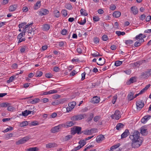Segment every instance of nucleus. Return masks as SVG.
<instances>
[{
  "label": "nucleus",
  "instance_id": "f257e3e1",
  "mask_svg": "<svg viewBox=\"0 0 151 151\" xmlns=\"http://www.w3.org/2000/svg\"><path fill=\"white\" fill-rule=\"evenodd\" d=\"M140 133L138 131H134L133 133H131L129 137L132 140L131 145L132 147L136 148L139 147L142 143V141L141 139Z\"/></svg>",
  "mask_w": 151,
  "mask_h": 151
},
{
  "label": "nucleus",
  "instance_id": "f03ea898",
  "mask_svg": "<svg viewBox=\"0 0 151 151\" xmlns=\"http://www.w3.org/2000/svg\"><path fill=\"white\" fill-rule=\"evenodd\" d=\"M85 114H80L78 115H74L70 118V119L73 121H76L81 120L84 118L86 116Z\"/></svg>",
  "mask_w": 151,
  "mask_h": 151
},
{
  "label": "nucleus",
  "instance_id": "7ed1b4c3",
  "mask_svg": "<svg viewBox=\"0 0 151 151\" xmlns=\"http://www.w3.org/2000/svg\"><path fill=\"white\" fill-rule=\"evenodd\" d=\"M63 126H64V124H60L57 126L52 127L50 131L52 133L58 132L60 131V129L63 127Z\"/></svg>",
  "mask_w": 151,
  "mask_h": 151
},
{
  "label": "nucleus",
  "instance_id": "20e7f679",
  "mask_svg": "<svg viewBox=\"0 0 151 151\" xmlns=\"http://www.w3.org/2000/svg\"><path fill=\"white\" fill-rule=\"evenodd\" d=\"M136 103L137 109L139 110L144 106L145 105L143 101L140 99L137 101Z\"/></svg>",
  "mask_w": 151,
  "mask_h": 151
},
{
  "label": "nucleus",
  "instance_id": "39448f33",
  "mask_svg": "<svg viewBox=\"0 0 151 151\" xmlns=\"http://www.w3.org/2000/svg\"><path fill=\"white\" fill-rule=\"evenodd\" d=\"M76 104V103L75 101H73L72 102L69 103L68 104V107L66 108L67 111L69 112L73 109L74 107L75 106Z\"/></svg>",
  "mask_w": 151,
  "mask_h": 151
},
{
  "label": "nucleus",
  "instance_id": "423d86ee",
  "mask_svg": "<svg viewBox=\"0 0 151 151\" xmlns=\"http://www.w3.org/2000/svg\"><path fill=\"white\" fill-rule=\"evenodd\" d=\"M120 112L118 110H116L115 113L114 114L111 116V117L112 119H115L116 120H118L121 117L120 114Z\"/></svg>",
  "mask_w": 151,
  "mask_h": 151
},
{
  "label": "nucleus",
  "instance_id": "0eeeda50",
  "mask_svg": "<svg viewBox=\"0 0 151 151\" xmlns=\"http://www.w3.org/2000/svg\"><path fill=\"white\" fill-rule=\"evenodd\" d=\"M29 139V137L28 136H26L24 137L19 140L18 141L16 142V144L17 145H19L20 144H23L27 140Z\"/></svg>",
  "mask_w": 151,
  "mask_h": 151
},
{
  "label": "nucleus",
  "instance_id": "6e6552de",
  "mask_svg": "<svg viewBox=\"0 0 151 151\" xmlns=\"http://www.w3.org/2000/svg\"><path fill=\"white\" fill-rule=\"evenodd\" d=\"M151 118V116L150 115L145 116L141 119V122L143 124L145 123Z\"/></svg>",
  "mask_w": 151,
  "mask_h": 151
},
{
  "label": "nucleus",
  "instance_id": "1a4fd4ad",
  "mask_svg": "<svg viewBox=\"0 0 151 151\" xmlns=\"http://www.w3.org/2000/svg\"><path fill=\"white\" fill-rule=\"evenodd\" d=\"M39 12L40 15L43 16L49 13V11L47 9H41Z\"/></svg>",
  "mask_w": 151,
  "mask_h": 151
},
{
  "label": "nucleus",
  "instance_id": "9d476101",
  "mask_svg": "<svg viewBox=\"0 0 151 151\" xmlns=\"http://www.w3.org/2000/svg\"><path fill=\"white\" fill-rule=\"evenodd\" d=\"M57 145L55 142L49 143L46 145V147L47 148H51L57 147Z\"/></svg>",
  "mask_w": 151,
  "mask_h": 151
},
{
  "label": "nucleus",
  "instance_id": "9b49d317",
  "mask_svg": "<svg viewBox=\"0 0 151 151\" xmlns=\"http://www.w3.org/2000/svg\"><path fill=\"white\" fill-rule=\"evenodd\" d=\"M35 30L36 29L34 27L33 28H32V27L30 28V27H29V29L27 31V32L29 34V35H30L29 34L32 35V36L34 35L35 34Z\"/></svg>",
  "mask_w": 151,
  "mask_h": 151
},
{
  "label": "nucleus",
  "instance_id": "f8f14e48",
  "mask_svg": "<svg viewBox=\"0 0 151 151\" xmlns=\"http://www.w3.org/2000/svg\"><path fill=\"white\" fill-rule=\"evenodd\" d=\"M105 138L103 135L100 134L97 137L96 140L98 143H99L101 141L104 140Z\"/></svg>",
  "mask_w": 151,
  "mask_h": 151
},
{
  "label": "nucleus",
  "instance_id": "ddd939ff",
  "mask_svg": "<svg viewBox=\"0 0 151 151\" xmlns=\"http://www.w3.org/2000/svg\"><path fill=\"white\" fill-rule=\"evenodd\" d=\"M129 134V132L128 129H126L124 132L121 135V139L126 138Z\"/></svg>",
  "mask_w": 151,
  "mask_h": 151
},
{
  "label": "nucleus",
  "instance_id": "4468645a",
  "mask_svg": "<svg viewBox=\"0 0 151 151\" xmlns=\"http://www.w3.org/2000/svg\"><path fill=\"white\" fill-rule=\"evenodd\" d=\"M131 12L134 15H136L138 13V9L135 6H133L131 8Z\"/></svg>",
  "mask_w": 151,
  "mask_h": 151
},
{
  "label": "nucleus",
  "instance_id": "2eb2a0df",
  "mask_svg": "<svg viewBox=\"0 0 151 151\" xmlns=\"http://www.w3.org/2000/svg\"><path fill=\"white\" fill-rule=\"evenodd\" d=\"M75 124V123H74L73 121L67 122H66L65 124H64V126H63V127H66V128L71 127Z\"/></svg>",
  "mask_w": 151,
  "mask_h": 151
},
{
  "label": "nucleus",
  "instance_id": "dca6fc26",
  "mask_svg": "<svg viewBox=\"0 0 151 151\" xmlns=\"http://www.w3.org/2000/svg\"><path fill=\"white\" fill-rule=\"evenodd\" d=\"M58 92V91L56 90H50L49 91H46L43 93L42 95H46L51 94L52 93H56Z\"/></svg>",
  "mask_w": 151,
  "mask_h": 151
},
{
  "label": "nucleus",
  "instance_id": "f3484780",
  "mask_svg": "<svg viewBox=\"0 0 151 151\" xmlns=\"http://www.w3.org/2000/svg\"><path fill=\"white\" fill-rule=\"evenodd\" d=\"M136 78L135 77H132L130 78L129 81H128L126 83L127 85H129L132 83L136 82Z\"/></svg>",
  "mask_w": 151,
  "mask_h": 151
},
{
  "label": "nucleus",
  "instance_id": "a211bd4d",
  "mask_svg": "<svg viewBox=\"0 0 151 151\" xmlns=\"http://www.w3.org/2000/svg\"><path fill=\"white\" fill-rule=\"evenodd\" d=\"M99 97L97 96H94L93 98L92 102L94 104L98 103L99 102Z\"/></svg>",
  "mask_w": 151,
  "mask_h": 151
},
{
  "label": "nucleus",
  "instance_id": "6ab92c4d",
  "mask_svg": "<svg viewBox=\"0 0 151 151\" xmlns=\"http://www.w3.org/2000/svg\"><path fill=\"white\" fill-rule=\"evenodd\" d=\"M134 93L133 92H130L129 93L127 96L128 100L129 101L133 100L134 99Z\"/></svg>",
  "mask_w": 151,
  "mask_h": 151
},
{
  "label": "nucleus",
  "instance_id": "aec40b11",
  "mask_svg": "<svg viewBox=\"0 0 151 151\" xmlns=\"http://www.w3.org/2000/svg\"><path fill=\"white\" fill-rule=\"evenodd\" d=\"M124 125L122 123H118L117 124L116 128L117 130H119L124 127Z\"/></svg>",
  "mask_w": 151,
  "mask_h": 151
},
{
  "label": "nucleus",
  "instance_id": "412c9836",
  "mask_svg": "<svg viewBox=\"0 0 151 151\" xmlns=\"http://www.w3.org/2000/svg\"><path fill=\"white\" fill-rule=\"evenodd\" d=\"M150 84H149L148 85H146L144 88H143L140 91V94H141L144 93L148 89V88L150 87Z\"/></svg>",
  "mask_w": 151,
  "mask_h": 151
},
{
  "label": "nucleus",
  "instance_id": "4be33fe9",
  "mask_svg": "<svg viewBox=\"0 0 151 151\" xmlns=\"http://www.w3.org/2000/svg\"><path fill=\"white\" fill-rule=\"evenodd\" d=\"M10 104L8 102H3L0 104V106L2 107H8L10 105Z\"/></svg>",
  "mask_w": 151,
  "mask_h": 151
},
{
  "label": "nucleus",
  "instance_id": "5701e85b",
  "mask_svg": "<svg viewBox=\"0 0 151 151\" xmlns=\"http://www.w3.org/2000/svg\"><path fill=\"white\" fill-rule=\"evenodd\" d=\"M121 15V13L119 11H115L113 14V16L115 18L119 17Z\"/></svg>",
  "mask_w": 151,
  "mask_h": 151
},
{
  "label": "nucleus",
  "instance_id": "b1692460",
  "mask_svg": "<svg viewBox=\"0 0 151 151\" xmlns=\"http://www.w3.org/2000/svg\"><path fill=\"white\" fill-rule=\"evenodd\" d=\"M75 130L76 133L78 134H81L82 132H81V127L78 126H75Z\"/></svg>",
  "mask_w": 151,
  "mask_h": 151
},
{
  "label": "nucleus",
  "instance_id": "393cba45",
  "mask_svg": "<svg viewBox=\"0 0 151 151\" xmlns=\"http://www.w3.org/2000/svg\"><path fill=\"white\" fill-rule=\"evenodd\" d=\"M50 28V25L47 24H44L43 25V29L44 30L47 31Z\"/></svg>",
  "mask_w": 151,
  "mask_h": 151
},
{
  "label": "nucleus",
  "instance_id": "a878e982",
  "mask_svg": "<svg viewBox=\"0 0 151 151\" xmlns=\"http://www.w3.org/2000/svg\"><path fill=\"white\" fill-rule=\"evenodd\" d=\"M91 130L90 129H86L82 132V133L87 135H90L91 134Z\"/></svg>",
  "mask_w": 151,
  "mask_h": 151
},
{
  "label": "nucleus",
  "instance_id": "bb28decb",
  "mask_svg": "<svg viewBox=\"0 0 151 151\" xmlns=\"http://www.w3.org/2000/svg\"><path fill=\"white\" fill-rule=\"evenodd\" d=\"M17 5H13L9 7V11L13 12L16 9L17 7Z\"/></svg>",
  "mask_w": 151,
  "mask_h": 151
},
{
  "label": "nucleus",
  "instance_id": "cd10ccee",
  "mask_svg": "<svg viewBox=\"0 0 151 151\" xmlns=\"http://www.w3.org/2000/svg\"><path fill=\"white\" fill-rule=\"evenodd\" d=\"M72 137V135L70 134L65 137L63 138V140L65 141H67L70 139Z\"/></svg>",
  "mask_w": 151,
  "mask_h": 151
},
{
  "label": "nucleus",
  "instance_id": "c85d7f7f",
  "mask_svg": "<svg viewBox=\"0 0 151 151\" xmlns=\"http://www.w3.org/2000/svg\"><path fill=\"white\" fill-rule=\"evenodd\" d=\"M94 116V114L93 113H91L89 114V116L87 119L86 121L87 122H89L91 121Z\"/></svg>",
  "mask_w": 151,
  "mask_h": 151
},
{
  "label": "nucleus",
  "instance_id": "c756f323",
  "mask_svg": "<svg viewBox=\"0 0 151 151\" xmlns=\"http://www.w3.org/2000/svg\"><path fill=\"white\" fill-rule=\"evenodd\" d=\"M41 6V2L40 1H37L36 3L34 9H39Z\"/></svg>",
  "mask_w": 151,
  "mask_h": 151
},
{
  "label": "nucleus",
  "instance_id": "7c9ffc66",
  "mask_svg": "<svg viewBox=\"0 0 151 151\" xmlns=\"http://www.w3.org/2000/svg\"><path fill=\"white\" fill-rule=\"evenodd\" d=\"M28 124V122L27 121H23L20 123L19 126L20 127H24L27 125Z\"/></svg>",
  "mask_w": 151,
  "mask_h": 151
},
{
  "label": "nucleus",
  "instance_id": "2f4dec72",
  "mask_svg": "<svg viewBox=\"0 0 151 151\" xmlns=\"http://www.w3.org/2000/svg\"><path fill=\"white\" fill-rule=\"evenodd\" d=\"M140 62L139 61H137L136 62L134 63H133L132 64V65L133 67L134 68L136 67H139L140 65Z\"/></svg>",
  "mask_w": 151,
  "mask_h": 151
},
{
  "label": "nucleus",
  "instance_id": "473e14b6",
  "mask_svg": "<svg viewBox=\"0 0 151 151\" xmlns=\"http://www.w3.org/2000/svg\"><path fill=\"white\" fill-rule=\"evenodd\" d=\"M81 14L83 15L87 16L88 13L86 12V11L83 9H81L80 10Z\"/></svg>",
  "mask_w": 151,
  "mask_h": 151
},
{
  "label": "nucleus",
  "instance_id": "72a5a7b5",
  "mask_svg": "<svg viewBox=\"0 0 151 151\" xmlns=\"http://www.w3.org/2000/svg\"><path fill=\"white\" fill-rule=\"evenodd\" d=\"M79 145H81V148L83 147L86 144V142L84 140H80L78 142Z\"/></svg>",
  "mask_w": 151,
  "mask_h": 151
},
{
  "label": "nucleus",
  "instance_id": "f704fd0d",
  "mask_svg": "<svg viewBox=\"0 0 151 151\" xmlns=\"http://www.w3.org/2000/svg\"><path fill=\"white\" fill-rule=\"evenodd\" d=\"M38 150V148L37 147H35L28 149L27 151H37Z\"/></svg>",
  "mask_w": 151,
  "mask_h": 151
},
{
  "label": "nucleus",
  "instance_id": "c9c22d12",
  "mask_svg": "<svg viewBox=\"0 0 151 151\" xmlns=\"http://www.w3.org/2000/svg\"><path fill=\"white\" fill-rule=\"evenodd\" d=\"M55 16L56 17H59L60 15V13L58 10H55L54 12Z\"/></svg>",
  "mask_w": 151,
  "mask_h": 151
},
{
  "label": "nucleus",
  "instance_id": "e433bc0d",
  "mask_svg": "<svg viewBox=\"0 0 151 151\" xmlns=\"http://www.w3.org/2000/svg\"><path fill=\"white\" fill-rule=\"evenodd\" d=\"M40 100L39 98H35L33 100L30 102V103L32 104H36Z\"/></svg>",
  "mask_w": 151,
  "mask_h": 151
},
{
  "label": "nucleus",
  "instance_id": "4c0bfd02",
  "mask_svg": "<svg viewBox=\"0 0 151 151\" xmlns=\"http://www.w3.org/2000/svg\"><path fill=\"white\" fill-rule=\"evenodd\" d=\"M15 78V76H11L9 78V80L7 81L6 82L7 83H10L12 82Z\"/></svg>",
  "mask_w": 151,
  "mask_h": 151
},
{
  "label": "nucleus",
  "instance_id": "58836bf2",
  "mask_svg": "<svg viewBox=\"0 0 151 151\" xmlns=\"http://www.w3.org/2000/svg\"><path fill=\"white\" fill-rule=\"evenodd\" d=\"M122 61L119 60H117L115 62L114 65H115L116 66H118L122 64Z\"/></svg>",
  "mask_w": 151,
  "mask_h": 151
},
{
  "label": "nucleus",
  "instance_id": "ea45409f",
  "mask_svg": "<svg viewBox=\"0 0 151 151\" xmlns=\"http://www.w3.org/2000/svg\"><path fill=\"white\" fill-rule=\"evenodd\" d=\"M148 77L147 76V74L146 71H145V72H143L141 73V78H145Z\"/></svg>",
  "mask_w": 151,
  "mask_h": 151
},
{
  "label": "nucleus",
  "instance_id": "a19ab883",
  "mask_svg": "<svg viewBox=\"0 0 151 151\" xmlns=\"http://www.w3.org/2000/svg\"><path fill=\"white\" fill-rule=\"evenodd\" d=\"M27 24V23L26 22H24L23 23H21V24H19V29H21L23 27H24L25 26V25Z\"/></svg>",
  "mask_w": 151,
  "mask_h": 151
},
{
  "label": "nucleus",
  "instance_id": "79ce46f5",
  "mask_svg": "<svg viewBox=\"0 0 151 151\" xmlns=\"http://www.w3.org/2000/svg\"><path fill=\"white\" fill-rule=\"evenodd\" d=\"M120 146V144L118 143L117 144L111 147L110 148L111 150L116 149L119 147Z\"/></svg>",
  "mask_w": 151,
  "mask_h": 151
},
{
  "label": "nucleus",
  "instance_id": "37998d69",
  "mask_svg": "<svg viewBox=\"0 0 151 151\" xmlns=\"http://www.w3.org/2000/svg\"><path fill=\"white\" fill-rule=\"evenodd\" d=\"M133 41L132 40H126L125 42L126 45H130L133 43Z\"/></svg>",
  "mask_w": 151,
  "mask_h": 151
},
{
  "label": "nucleus",
  "instance_id": "c03bdc74",
  "mask_svg": "<svg viewBox=\"0 0 151 151\" xmlns=\"http://www.w3.org/2000/svg\"><path fill=\"white\" fill-rule=\"evenodd\" d=\"M42 71H37L36 73V76L37 77H40L42 76Z\"/></svg>",
  "mask_w": 151,
  "mask_h": 151
},
{
  "label": "nucleus",
  "instance_id": "a18cd8bd",
  "mask_svg": "<svg viewBox=\"0 0 151 151\" xmlns=\"http://www.w3.org/2000/svg\"><path fill=\"white\" fill-rule=\"evenodd\" d=\"M142 34L140 33L139 35H138L136 36L135 37V39L136 40H140V39L142 38Z\"/></svg>",
  "mask_w": 151,
  "mask_h": 151
},
{
  "label": "nucleus",
  "instance_id": "49530a36",
  "mask_svg": "<svg viewBox=\"0 0 151 151\" xmlns=\"http://www.w3.org/2000/svg\"><path fill=\"white\" fill-rule=\"evenodd\" d=\"M141 45V44L140 43V41H139L138 40L134 43V46L135 47H138L140 46Z\"/></svg>",
  "mask_w": 151,
  "mask_h": 151
},
{
  "label": "nucleus",
  "instance_id": "de8ad7c7",
  "mask_svg": "<svg viewBox=\"0 0 151 151\" xmlns=\"http://www.w3.org/2000/svg\"><path fill=\"white\" fill-rule=\"evenodd\" d=\"M13 129L12 127L10 126L9 127V128H7L6 129L4 130V132H6L8 131H10Z\"/></svg>",
  "mask_w": 151,
  "mask_h": 151
},
{
  "label": "nucleus",
  "instance_id": "09e8293b",
  "mask_svg": "<svg viewBox=\"0 0 151 151\" xmlns=\"http://www.w3.org/2000/svg\"><path fill=\"white\" fill-rule=\"evenodd\" d=\"M81 148V145H78L77 147H76L72 150V151H76Z\"/></svg>",
  "mask_w": 151,
  "mask_h": 151
},
{
  "label": "nucleus",
  "instance_id": "8fccbe9b",
  "mask_svg": "<svg viewBox=\"0 0 151 151\" xmlns=\"http://www.w3.org/2000/svg\"><path fill=\"white\" fill-rule=\"evenodd\" d=\"M65 7L67 9L69 10L71 9L72 8V5L70 4H67Z\"/></svg>",
  "mask_w": 151,
  "mask_h": 151
},
{
  "label": "nucleus",
  "instance_id": "3c124183",
  "mask_svg": "<svg viewBox=\"0 0 151 151\" xmlns=\"http://www.w3.org/2000/svg\"><path fill=\"white\" fill-rule=\"evenodd\" d=\"M141 133L143 135H145L146 134V129H142L141 130Z\"/></svg>",
  "mask_w": 151,
  "mask_h": 151
},
{
  "label": "nucleus",
  "instance_id": "603ef678",
  "mask_svg": "<svg viewBox=\"0 0 151 151\" xmlns=\"http://www.w3.org/2000/svg\"><path fill=\"white\" fill-rule=\"evenodd\" d=\"M62 14L64 17H66L67 15V12L65 9L63 10L62 11Z\"/></svg>",
  "mask_w": 151,
  "mask_h": 151
},
{
  "label": "nucleus",
  "instance_id": "864d4df0",
  "mask_svg": "<svg viewBox=\"0 0 151 151\" xmlns=\"http://www.w3.org/2000/svg\"><path fill=\"white\" fill-rule=\"evenodd\" d=\"M14 109V107L9 105L7 107V109L8 111H12Z\"/></svg>",
  "mask_w": 151,
  "mask_h": 151
},
{
  "label": "nucleus",
  "instance_id": "5fc2aeb1",
  "mask_svg": "<svg viewBox=\"0 0 151 151\" xmlns=\"http://www.w3.org/2000/svg\"><path fill=\"white\" fill-rule=\"evenodd\" d=\"M100 117L99 116H95L93 118V120L95 122H97L100 119Z\"/></svg>",
  "mask_w": 151,
  "mask_h": 151
},
{
  "label": "nucleus",
  "instance_id": "6e6d98bb",
  "mask_svg": "<svg viewBox=\"0 0 151 151\" xmlns=\"http://www.w3.org/2000/svg\"><path fill=\"white\" fill-rule=\"evenodd\" d=\"M81 22H78V23L80 24L81 25H83L86 22V19L85 18H84L83 20H81Z\"/></svg>",
  "mask_w": 151,
  "mask_h": 151
},
{
  "label": "nucleus",
  "instance_id": "4d7b16f0",
  "mask_svg": "<svg viewBox=\"0 0 151 151\" xmlns=\"http://www.w3.org/2000/svg\"><path fill=\"white\" fill-rule=\"evenodd\" d=\"M117 99V95L114 96L113 98V99L112 100V102L113 104H114L116 101V100Z\"/></svg>",
  "mask_w": 151,
  "mask_h": 151
},
{
  "label": "nucleus",
  "instance_id": "13d9d810",
  "mask_svg": "<svg viewBox=\"0 0 151 151\" xmlns=\"http://www.w3.org/2000/svg\"><path fill=\"white\" fill-rule=\"evenodd\" d=\"M146 72L148 77L151 75V69H148L147 71H146Z\"/></svg>",
  "mask_w": 151,
  "mask_h": 151
},
{
  "label": "nucleus",
  "instance_id": "bf43d9fd",
  "mask_svg": "<svg viewBox=\"0 0 151 151\" xmlns=\"http://www.w3.org/2000/svg\"><path fill=\"white\" fill-rule=\"evenodd\" d=\"M60 104V103L58 102V100H55V101L52 102V104L54 106Z\"/></svg>",
  "mask_w": 151,
  "mask_h": 151
},
{
  "label": "nucleus",
  "instance_id": "052dcab7",
  "mask_svg": "<svg viewBox=\"0 0 151 151\" xmlns=\"http://www.w3.org/2000/svg\"><path fill=\"white\" fill-rule=\"evenodd\" d=\"M102 40L104 41H106L108 39V37L107 35H104L102 37Z\"/></svg>",
  "mask_w": 151,
  "mask_h": 151
},
{
  "label": "nucleus",
  "instance_id": "680f3d73",
  "mask_svg": "<svg viewBox=\"0 0 151 151\" xmlns=\"http://www.w3.org/2000/svg\"><path fill=\"white\" fill-rule=\"evenodd\" d=\"M116 9V6L114 4H111L110 7V9L112 10H114Z\"/></svg>",
  "mask_w": 151,
  "mask_h": 151
},
{
  "label": "nucleus",
  "instance_id": "e2e57ef3",
  "mask_svg": "<svg viewBox=\"0 0 151 151\" xmlns=\"http://www.w3.org/2000/svg\"><path fill=\"white\" fill-rule=\"evenodd\" d=\"M99 39L98 37H95L93 39V41L94 42L95 44H98L99 43Z\"/></svg>",
  "mask_w": 151,
  "mask_h": 151
},
{
  "label": "nucleus",
  "instance_id": "0e129e2a",
  "mask_svg": "<svg viewBox=\"0 0 151 151\" xmlns=\"http://www.w3.org/2000/svg\"><path fill=\"white\" fill-rule=\"evenodd\" d=\"M93 20L95 22H97L99 20V18L98 16H94L93 17Z\"/></svg>",
  "mask_w": 151,
  "mask_h": 151
},
{
  "label": "nucleus",
  "instance_id": "69168bd1",
  "mask_svg": "<svg viewBox=\"0 0 151 151\" xmlns=\"http://www.w3.org/2000/svg\"><path fill=\"white\" fill-rule=\"evenodd\" d=\"M49 101V99L47 98H44L41 99V101L42 102L44 103H47Z\"/></svg>",
  "mask_w": 151,
  "mask_h": 151
},
{
  "label": "nucleus",
  "instance_id": "338daca9",
  "mask_svg": "<svg viewBox=\"0 0 151 151\" xmlns=\"http://www.w3.org/2000/svg\"><path fill=\"white\" fill-rule=\"evenodd\" d=\"M24 35L23 34V33H20L17 36V38L18 39H20L22 37L24 36Z\"/></svg>",
  "mask_w": 151,
  "mask_h": 151
},
{
  "label": "nucleus",
  "instance_id": "774afa93",
  "mask_svg": "<svg viewBox=\"0 0 151 151\" xmlns=\"http://www.w3.org/2000/svg\"><path fill=\"white\" fill-rule=\"evenodd\" d=\"M67 32V30L65 29H63L61 32V34L64 35H66Z\"/></svg>",
  "mask_w": 151,
  "mask_h": 151
}]
</instances>
